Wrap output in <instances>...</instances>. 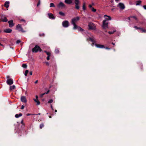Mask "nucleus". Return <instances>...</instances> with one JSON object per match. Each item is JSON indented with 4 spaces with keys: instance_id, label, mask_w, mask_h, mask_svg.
<instances>
[{
    "instance_id": "obj_2",
    "label": "nucleus",
    "mask_w": 146,
    "mask_h": 146,
    "mask_svg": "<svg viewBox=\"0 0 146 146\" xmlns=\"http://www.w3.org/2000/svg\"><path fill=\"white\" fill-rule=\"evenodd\" d=\"M141 1L139 0L138 1H137L136 2V5H139L141 3Z\"/></svg>"
},
{
    "instance_id": "obj_4",
    "label": "nucleus",
    "mask_w": 146,
    "mask_h": 146,
    "mask_svg": "<svg viewBox=\"0 0 146 146\" xmlns=\"http://www.w3.org/2000/svg\"><path fill=\"white\" fill-rule=\"evenodd\" d=\"M142 33H146V30L144 29L143 28H141V29Z\"/></svg>"
},
{
    "instance_id": "obj_1",
    "label": "nucleus",
    "mask_w": 146,
    "mask_h": 146,
    "mask_svg": "<svg viewBox=\"0 0 146 146\" xmlns=\"http://www.w3.org/2000/svg\"><path fill=\"white\" fill-rule=\"evenodd\" d=\"M125 7L124 4L122 3H119V8L121 10H123L125 9Z\"/></svg>"
},
{
    "instance_id": "obj_7",
    "label": "nucleus",
    "mask_w": 146,
    "mask_h": 146,
    "mask_svg": "<svg viewBox=\"0 0 146 146\" xmlns=\"http://www.w3.org/2000/svg\"><path fill=\"white\" fill-rule=\"evenodd\" d=\"M128 19L129 20H130V17H128Z\"/></svg>"
},
{
    "instance_id": "obj_5",
    "label": "nucleus",
    "mask_w": 146,
    "mask_h": 146,
    "mask_svg": "<svg viewBox=\"0 0 146 146\" xmlns=\"http://www.w3.org/2000/svg\"><path fill=\"white\" fill-rule=\"evenodd\" d=\"M133 17L134 19L136 20H137V17L135 16H133L132 17Z\"/></svg>"
},
{
    "instance_id": "obj_6",
    "label": "nucleus",
    "mask_w": 146,
    "mask_h": 146,
    "mask_svg": "<svg viewBox=\"0 0 146 146\" xmlns=\"http://www.w3.org/2000/svg\"><path fill=\"white\" fill-rule=\"evenodd\" d=\"M143 7L146 10V5H143Z\"/></svg>"
},
{
    "instance_id": "obj_3",
    "label": "nucleus",
    "mask_w": 146,
    "mask_h": 146,
    "mask_svg": "<svg viewBox=\"0 0 146 146\" xmlns=\"http://www.w3.org/2000/svg\"><path fill=\"white\" fill-rule=\"evenodd\" d=\"M134 28H135L136 29H140L141 30V28L138 27L136 26H135L134 27Z\"/></svg>"
}]
</instances>
